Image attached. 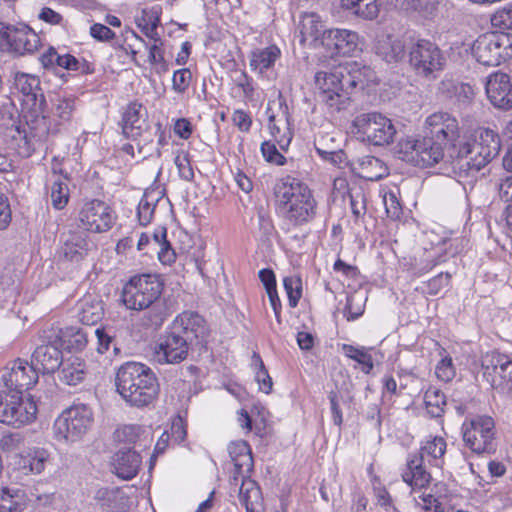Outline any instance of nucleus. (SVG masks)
<instances>
[{
    "mask_svg": "<svg viewBox=\"0 0 512 512\" xmlns=\"http://www.w3.org/2000/svg\"><path fill=\"white\" fill-rule=\"evenodd\" d=\"M207 336L205 319L197 312L184 311L159 337L153 358L159 364L181 363L187 358L190 348L206 344Z\"/></svg>",
    "mask_w": 512,
    "mask_h": 512,
    "instance_id": "obj_1",
    "label": "nucleus"
},
{
    "mask_svg": "<svg viewBox=\"0 0 512 512\" xmlns=\"http://www.w3.org/2000/svg\"><path fill=\"white\" fill-rule=\"evenodd\" d=\"M163 288L164 284L157 275H135L125 284L122 301L131 310L148 309L145 313V324L158 328L168 316L166 306L160 300Z\"/></svg>",
    "mask_w": 512,
    "mask_h": 512,
    "instance_id": "obj_2",
    "label": "nucleus"
},
{
    "mask_svg": "<svg viewBox=\"0 0 512 512\" xmlns=\"http://www.w3.org/2000/svg\"><path fill=\"white\" fill-rule=\"evenodd\" d=\"M117 392L131 406L147 407L159 394V383L152 369L140 362L122 364L115 376Z\"/></svg>",
    "mask_w": 512,
    "mask_h": 512,
    "instance_id": "obj_3",
    "label": "nucleus"
},
{
    "mask_svg": "<svg viewBox=\"0 0 512 512\" xmlns=\"http://www.w3.org/2000/svg\"><path fill=\"white\" fill-rule=\"evenodd\" d=\"M274 193L277 210L292 225L302 226L316 217L317 203L309 187L299 179L283 178Z\"/></svg>",
    "mask_w": 512,
    "mask_h": 512,
    "instance_id": "obj_4",
    "label": "nucleus"
},
{
    "mask_svg": "<svg viewBox=\"0 0 512 512\" xmlns=\"http://www.w3.org/2000/svg\"><path fill=\"white\" fill-rule=\"evenodd\" d=\"M446 447L444 438L427 437L421 444L419 455H414L407 460V468L402 473L403 481L413 490L425 488L430 482L431 475L426 471L424 464L441 467Z\"/></svg>",
    "mask_w": 512,
    "mask_h": 512,
    "instance_id": "obj_5",
    "label": "nucleus"
},
{
    "mask_svg": "<svg viewBox=\"0 0 512 512\" xmlns=\"http://www.w3.org/2000/svg\"><path fill=\"white\" fill-rule=\"evenodd\" d=\"M339 67L332 71H320L315 75V83L320 92L319 97L331 111H341L350 105L351 90L356 87L355 77L343 73Z\"/></svg>",
    "mask_w": 512,
    "mask_h": 512,
    "instance_id": "obj_6",
    "label": "nucleus"
},
{
    "mask_svg": "<svg viewBox=\"0 0 512 512\" xmlns=\"http://www.w3.org/2000/svg\"><path fill=\"white\" fill-rule=\"evenodd\" d=\"M409 64L419 77L435 79L446 65V58L440 48L427 39H417L409 48Z\"/></svg>",
    "mask_w": 512,
    "mask_h": 512,
    "instance_id": "obj_7",
    "label": "nucleus"
},
{
    "mask_svg": "<svg viewBox=\"0 0 512 512\" xmlns=\"http://www.w3.org/2000/svg\"><path fill=\"white\" fill-rule=\"evenodd\" d=\"M425 139L432 143L430 149L439 151V161L444 156L447 147L455 146L459 138V125L457 119L451 114L443 111L429 115L424 125Z\"/></svg>",
    "mask_w": 512,
    "mask_h": 512,
    "instance_id": "obj_8",
    "label": "nucleus"
},
{
    "mask_svg": "<svg viewBox=\"0 0 512 512\" xmlns=\"http://www.w3.org/2000/svg\"><path fill=\"white\" fill-rule=\"evenodd\" d=\"M353 125L363 141L375 146L389 145L396 135V128L391 119L377 112L358 115Z\"/></svg>",
    "mask_w": 512,
    "mask_h": 512,
    "instance_id": "obj_9",
    "label": "nucleus"
},
{
    "mask_svg": "<svg viewBox=\"0 0 512 512\" xmlns=\"http://www.w3.org/2000/svg\"><path fill=\"white\" fill-rule=\"evenodd\" d=\"M482 376L499 393L512 392V360L499 353L482 357Z\"/></svg>",
    "mask_w": 512,
    "mask_h": 512,
    "instance_id": "obj_10",
    "label": "nucleus"
},
{
    "mask_svg": "<svg viewBox=\"0 0 512 512\" xmlns=\"http://www.w3.org/2000/svg\"><path fill=\"white\" fill-rule=\"evenodd\" d=\"M79 220L85 230L91 232L108 231L116 220L113 209L101 200H92L83 205Z\"/></svg>",
    "mask_w": 512,
    "mask_h": 512,
    "instance_id": "obj_11",
    "label": "nucleus"
},
{
    "mask_svg": "<svg viewBox=\"0 0 512 512\" xmlns=\"http://www.w3.org/2000/svg\"><path fill=\"white\" fill-rule=\"evenodd\" d=\"M50 452L41 447L29 448L27 451L16 454L14 457L11 478L23 484V476L40 474L44 471L46 464L50 462Z\"/></svg>",
    "mask_w": 512,
    "mask_h": 512,
    "instance_id": "obj_12",
    "label": "nucleus"
},
{
    "mask_svg": "<svg viewBox=\"0 0 512 512\" xmlns=\"http://www.w3.org/2000/svg\"><path fill=\"white\" fill-rule=\"evenodd\" d=\"M230 496L237 493L238 500L246 512H260L263 508V497L258 484L246 474L230 477Z\"/></svg>",
    "mask_w": 512,
    "mask_h": 512,
    "instance_id": "obj_13",
    "label": "nucleus"
},
{
    "mask_svg": "<svg viewBox=\"0 0 512 512\" xmlns=\"http://www.w3.org/2000/svg\"><path fill=\"white\" fill-rule=\"evenodd\" d=\"M38 374L37 368L32 363L17 359L2 375V380L9 390L14 391L13 394H22L38 382Z\"/></svg>",
    "mask_w": 512,
    "mask_h": 512,
    "instance_id": "obj_14",
    "label": "nucleus"
},
{
    "mask_svg": "<svg viewBox=\"0 0 512 512\" xmlns=\"http://www.w3.org/2000/svg\"><path fill=\"white\" fill-rule=\"evenodd\" d=\"M432 143L430 140L407 138L400 141V152L404 154V158L413 162L417 166L428 167L439 162V151L437 148L431 150Z\"/></svg>",
    "mask_w": 512,
    "mask_h": 512,
    "instance_id": "obj_15",
    "label": "nucleus"
},
{
    "mask_svg": "<svg viewBox=\"0 0 512 512\" xmlns=\"http://www.w3.org/2000/svg\"><path fill=\"white\" fill-rule=\"evenodd\" d=\"M485 91L490 103L497 109H512V84L510 77L502 72H495L487 77Z\"/></svg>",
    "mask_w": 512,
    "mask_h": 512,
    "instance_id": "obj_16",
    "label": "nucleus"
},
{
    "mask_svg": "<svg viewBox=\"0 0 512 512\" xmlns=\"http://www.w3.org/2000/svg\"><path fill=\"white\" fill-rule=\"evenodd\" d=\"M321 46L331 56H351L358 49V35L346 29H328L323 35Z\"/></svg>",
    "mask_w": 512,
    "mask_h": 512,
    "instance_id": "obj_17",
    "label": "nucleus"
},
{
    "mask_svg": "<svg viewBox=\"0 0 512 512\" xmlns=\"http://www.w3.org/2000/svg\"><path fill=\"white\" fill-rule=\"evenodd\" d=\"M40 45V37L27 25H11L4 52L23 56L34 53Z\"/></svg>",
    "mask_w": 512,
    "mask_h": 512,
    "instance_id": "obj_18",
    "label": "nucleus"
},
{
    "mask_svg": "<svg viewBox=\"0 0 512 512\" xmlns=\"http://www.w3.org/2000/svg\"><path fill=\"white\" fill-rule=\"evenodd\" d=\"M41 412V403L31 395L0 394V416H37Z\"/></svg>",
    "mask_w": 512,
    "mask_h": 512,
    "instance_id": "obj_19",
    "label": "nucleus"
},
{
    "mask_svg": "<svg viewBox=\"0 0 512 512\" xmlns=\"http://www.w3.org/2000/svg\"><path fill=\"white\" fill-rule=\"evenodd\" d=\"M142 458L131 448L120 449L112 457V472L123 480L133 479L141 466Z\"/></svg>",
    "mask_w": 512,
    "mask_h": 512,
    "instance_id": "obj_20",
    "label": "nucleus"
},
{
    "mask_svg": "<svg viewBox=\"0 0 512 512\" xmlns=\"http://www.w3.org/2000/svg\"><path fill=\"white\" fill-rule=\"evenodd\" d=\"M270 110L271 109L269 107L266 110V113L268 114V128L270 134L279 145L280 149L287 150L292 140L287 106L283 108L282 105H280L281 112L279 114L270 113Z\"/></svg>",
    "mask_w": 512,
    "mask_h": 512,
    "instance_id": "obj_21",
    "label": "nucleus"
},
{
    "mask_svg": "<svg viewBox=\"0 0 512 512\" xmlns=\"http://www.w3.org/2000/svg\"><path fill=\"white\" fill-rule=\"evenodd\" d=\"M32 364L38 373H54L62 364V352L54 344L38 346L32 354Z\"/></svg>",
    "mask_w": 512,
    "mask_h": 512,
    "instance_id": "obj_22",
    "label": "nucleus"
},
{
    "mask_svg": "<svg viewBox=\"0 0 512 512\" xmlns=\"http://www.w3.org/2000/svg\"><path fill=\"white\" fill-rule=\"evenodd\" d=\"M89 250L88 235L85 231H70L60 249V256L66 261L78 263Z\"/></svg>",
    "mask_w": 512,
    "mask_h": 512,
    "instance_id": "obj_23",
    "label": "nucleus"
},
{
    "mask_svg": "<svg viewBox=\"0 0 512 512\" xmlns=\"http://www.w3.org/2000/svg\"><path fill=\"white\" fill-rule=\"evenodd\" d=\"M92 418H56L54 434L59 440L74 442L79 440L87 431Z\"/></svg>",
    "mask_w": 512,
    "mask_h": 512,
    "instance_id": "obj_24",
    "label": "nucleus"
},
{
    "mask_svg": "<svg viewBox=\"0 0 512 512\" xmlns=\"http://www.w3.org/2000/svg\"><path fill=\"white\" fill-rule=\"evenodd\" d=\"M14 87L23 96L31 100L34 106L38 105L42 109L46 105V100L40 87V80L37 76L17 72L14 75Z\"/></svg>",
    "mask_w": 512,
    "mask_h": 512,
    "instance_id": "obj_25",
    "label": "nucleus"
},
{
    "mask_svg": "<svg viewBox=\"0 0 512 512\" xmlns=\"http://www.w3.org/2000/svg\"><path fill=\"white\" fill-rule=\"evenodd\" d=\"M143 110L140 103L133 102L127 106L122 118V131L127 138L137 140L144 134L147 123L143 118Z\"/></svg>",
    "mask_w": 512,
    "mask_h": 512,
    "instance_id": "obj_26",
    "label": "nucleus"
},
{
    "mask_svg": "<svg viewBox=\"0 0 512 512\" xmlns=\"http://www.w3.org/2000/svg\"><path fill=\"white\" fill-rule=\"evenodd\" d=\"M228 453L233 463V475L249 474L253 469V457L246 441L231 442Z\"/></svg>",
    "mask_w": 512,
    "mask_h": 512,
    "instance_id": "obj_27",
    "label": "nucleus"
},
{
    "mask_svg": "<svg viewBox=\"0 0 512 512\" xmlns=\"http://www.w3.org/2000/svg\"><path fill=\"white\" fill-rule=\"evenodd\" d=\"M327 32L320 17L315 13H306L300 22L301 41L309 42V45L321 46L323 35Z\"/></svg>",
    "mask_w": 512,
    "mask_h": 512,
    "instance_id": "obj_28",
    "label": "nucleus"
},
{
    "mask_svg": "<svg viewBox=\"0 0 512 512\" xmlns=\"http://www.w3.org/2000/svg\"><path fill=\"white\" fill-rule=\"evenodd\" d=\"M376 54L388 63L398 62L405 57V43L403 40L391 35H385L377 40Z\"/></svg>",
    "mask_w": 512,
    "mask_h": 512,
    "instance_id": "obj_29",
    "label": "nucleus"
},
{
    "mask_svg": "<svg viewBox=\"0 0 512 512\" xmlns=\"http://www.w3.org/2000/svg\"><path fill=\"white\" fill-rule=\"evenodd\" d=\"M280 56L281 51L275 45L255 49L250 54V67L253 71L264 75L274 67Z\"/></svg>",
    "mask_w": 512,
    "mask_h": 512,
    "instance_id": "obj_30",
    "label": "nucleus"
},
{
    "mask_svg": "<svg viewBox=\"0 0 512 512\" xmlns=\"http://www.w3.org/2000/svg\"><path fill=\"white\" fill-rule=\"evenodd\" d=\"M77 316L79 321L85 325H96L99 321L102 320L104 316V307L102 301L91 295L85 296L79 302Z\"/></svg>",
    "mask_w": 512,
    "mask_h": 512,
    "instance_id": "obj_31",
    "label": "nucleus"
},
{
    "mask_svg": "<svg viewBox=\"0 0 512 512\" xmlns=\"http://www.w3.org/2000/svg\"><path fill=\"white\" fill-rule=\"evenodd\" d=\"M505 35L497 34L495 32H486L482 34V45L485 46L487 56L482 54V65L484 66H497L503 59L502 46Z\"/></svg>",
    "mask_w": 512,
    "mask_h": 512,
    "instance_id": "obj_32",
    "label": "nucleus"
},
{
    "mask_svg": "<svg viewBox=\"0 0 512 512\" xmlns=\"http://www.w3.org/2000/svg\"><path fill=\"white\" fill-rule=\"evenodd\" d=\"M59 379L61 382L75 386L82 382L86 374V366L82 359L78 357H70L60 365Z\"/></svg>",
    "mask_w": 512,
    "mask_h": 512,
    "instance_id": "obj_33",
    "label": "nucleus"
},
{
    "mask_svg": "<svg viewBox=\"0 0 512 512\" xmlns=\"http://www.w3.org/2000/svg\"><path fill=\"white\" fill-rule=\"evenodd\" d=\"M29 499L22 489L4 487L0 490V512H22Z\"/></svg>",
    "mask_w": 512,
    "mask_h": 512,
    "instance_id": "obj_34",
    "label": "nucleus"
},
{
    "mask_svg": "<svg viewBox=\"0 0 512 512\" xmlns=\"http://www.w3.org/2000/svg\"><path fill=\"white\" fill-rule=\"evenodd\" d=\"M160 12L161 9L154 6L150 9H143L141 15L136 17L138 27L150 40L160 41V36L157 33V27L160 24Z\"/></svg>",
    "mask_w": 512,
    "mask_h": 512,
    "instance_id": "obj_35",
    "label": "nucleus"
},
{
    "mask_svg": "<svg viewBox=\"0 0 512 512\" xmlns=\"http://www.w3.org/2000/svg\"><path fill=\"white\" fill-rule=\"evenodd\" d=\"M162 196L163 191L157 189H147L144 192L137 208L138 220L142 226H146L152 221L155 206Z\"/></svg>",
    "mask_w": 512,
    "mask_h": 512,
    "instance_id": "obj_36",
    "label": "nucleus"
},
{
    "mask_svg": "<svg viewBox=\"0 0 512 512\" xmlns=\"http://www.w3.org/2000/svg\"><path fill=\"white\" fill-rule=\"evenodd\" d=\"M359 166V176L369 180L377 181L387 175V167L379 158L366 155L357 160Z\"/></svg>",
    "mask_w": 512,
    "mask_h": 512,
    "instance_id": "obj_37",
    "label": "nucleus"
},
{
    "mask_svg": "<svg viewBox=\"0 0 512 512\" xmlns=\"http://www.w3.org/2000/svg\"><path fill=\"white\" fill-rule=\"evenodd\" d=\"M48 191L51 204L56 210H62L68 204L70 193L66 176L54 174L48 186Z\"/></svg>",
    "mask_w": 512,
    "mask_h": 512,
    "instance_id": "obj_38",
    "label": "nucleus"
},
{
    "mask_svg": "<svg viewBox=\"0 0 512 512\" xmlns=\"http://www.w3.org/2000/svg\"><path fill=\"white\" fill-rule=\"evenodd\" d=\"M342 8L351 10L355 15L366 20L378 17L381 4L378 0H340Z\"/></svg>",
    "mask_w": 512,
    "mask_h": 512,
    "instance_id": "obj_39",
    "label": "nucleus"
},
{
    "mask_svg": "<svg viewBox=\"0 0 512 512\" xmlns=\"http://www.w3.org/2000/svg\"><path fill=\"white\" fill-rule=\"evenodd\" d=\"M88 331L78 327H66L60 331L59 338L65 348L81 351L87 345Z\"/></svg>",
    "mask_w": 512,
    "mask_h": 512,
    "instance_id": "obj_40",
    "label": "nucleus"
},
{
    "mask_svg": "<svg viewBox=\"0 0 512 512\" xmlns=\"http://www.w3.org/2000/svg\"><path fill=\"white\" fill-rule=\"evenodd\" d=\"M341 351L346 357L359 363L363 373L369 374L373 370L374 364L372 356L368 353L365 347H355L350 344H343Z\"/></svg>",
    "mask_w": 512,
    "mask_h": 512,
    "instance_id": "obj_41",
    "label": "nucleus"
},
{
    "mask_svg": "<svg viewBox=\"0 0 512 512\" xmlns=\"http://www.w3.org/2000/svg\"><path fill=\"white\" fill-rule=\"evenodd\" d=\"M501 143L497 133L491 129L482 130V160L492 161L500 152Z\"/></svg>",
    "mask_w": 512,
    "mask_h": 512,
    "instance_id": "obj_42",
    "label": "nucleus"
},
{
    "mask_svg": "<svg viewBox=\"0 0 512 512\" xmlns=\"http://www.w3.org/2000/svg\"><path fill=\"white\" fill-rule=\"evenodd\" d=\"M480 418H471L462 425L463 441L472 453L480 454V443L477 441L478 425Z\"/></svg>",
    "mask_w": 512,
    "mask_h": 512,
    "instance_id": "obj_43",
    "label": "nucleus"
},
{
    "mask_svg": "<svg viewBox=\"0 0 512 512\" xmlns=\"http://www.w3.org/2000/svg\"><path fill=\"white\" fill-rule=\"evenodd\" d=\"M143 432L144 429L139 425H123L115 430L113 438L117 443L132 445L136 443Z\"/></svg>",
    "mask_w": 512,
    "mask_h": 512,
    "instance_id": "obj_44",
    "label": "nucleus"
},
{
    "mask_svg": "<svg viewBox=\"0 0 512 512\" xmlns=\"http://www.w3.org/2000/svg\"><path fill=\"white\" fill-rule=\"evenodd\" d=\"M420 490L421 489L419 488H416L415 490L411 488V494H413V499L417 506L426 511L445 512L444 507L438 498L434 497L430 493H420Z\"/></svg>",
    "mask_w": 512,
    "mask_h": 512,
    "instance_id": "obj_45",
    "label": "nucleus"
},
{
    "mask_svg": "<svg viewBox=\"0 0 512 512\" xmlns=\"http://www.w3.org/2000/svg\"><path fill=\"white\" fill-rule=\"evenodd\" d=\"M30 134L37 141H44L50 134H55L58 130L50 127V120L46 116L36 117L29 124Z\"/></svg>",
    "mask_w": 512,
    "mask_h": 512,
    "instance_id": "obj_46",
    "label": "nucleus"
},
{
    "mask_svg": "<svg viewBox=\"0 0 512 512\" xmlns=\"http://www.w3.org/2000/svg\"><path fill=\"white\" fill-rule=\"evenodd\" d=\"M283 286L288 297V304L290 307L295 308L302 296V283L298 277H285Z\"/></svg>",
    "mask_w": 512,
    "mask_h": 512,
    "instance_id": "obj_47",
    "label": "nucleus"
},
{
    "mask_svg": "<svg viewBox=\"0 0 512 512\" xmlns=\"http://www.w3.org/2000/svg\"><path fill=\"white\" fill-rule=\"evenodd\" d=\"M75 110V100L71 97L58 98L54 108V115L62 122H69Z\"/></svg>",
    "mask_w": 512,
    "mask_h": 512,
    "instance_id": "obj_48",
    "label": "nucleus"
},
{
    "mask_svg": "<svg viewBox=\"0 0 512 512\" xmlns=\"http://www.w3.org/2000/svg\"><path fill=\"white\" fill-rule=\"evenodd\" d=\"M192 81V73L188 68H181L174 71L172 76V89L175 93L184 94Z\"/></svg>",
    "mask_w": 512,
    "mask_h": 512,
    "instance_id": "obj_49",
    "label": "nucleus"
},
{
    "mask_svg": "<svg viewBox=\"0 0 512 512\" xmlns=\"http://www.w3.org/2000/svg\"><path fill=\"white\" fill-rule=\"evenodd\" d=\"M425 403L427 408L435 407L438 411H429L431 416H441L442 413H445L443 406L446 405V397L445 395L438 389H428L425 393Z\"/></svg>",
    "mask_w": 512,
    "mask_h": 512,
    "instance_id": "obj_50",
    "label": "nucleus"
},
{
    "mask_svg": "<svg viewBox=\"0 0 512 512\" xmlns=\"http://www.w3.org/2000/svg\"><path fill=\"white\" fill-rule=\"evenodd\" d=\"M240 426L246 434L263 437L267 433L266 418H239Z\"/></svg>",
    "mask_w": 512,
    "mask_h": 512,
    "instance_id": "obj_51",
    "label": "nucleus"
},
{
    "mask_svg": "<svg viewBox=\"0 0 512 512\" xmlns=\"http://www.w3.org/2000/svg\"><path fill=\"white\" fill-rule=\"evenodd\" d=\"M436 377L445 383L450 382L456 375V369L450 356H445L436 365Z\"/></svg>",
    "mask_w": 512,
    "mask_h": 512,
    "instance_id": "obj_52",
    "label": "nucleus"
},
{
    "mask_svg": "<svg viewBox=\"0 0 512 512\" xmlns=\"http://www.w3.org/2000/svg\"><path fill=\"white\" fill-rule=\"evenodd\" d=\"M492 420V418H487ZM494 426L492 421H482V453H494L497 449V443L494 438V432L492 427Z\"/></svg>",
    "mask_w": 512,
    "mask_h": 512,
    "instance_id": "obj_53",
    "label": "nucleus"
},
{
    "mask_svg": "<svg viewBox=\"0 0 512 512\" xmlns=\"http://www.w3.org/2000/svg\"><path fill=\"white\" fill-rule=\"evenodd\" d=\"M253 361L259 366L256 372L255 379L259 384V389L265 393H269L272 389V379L268 374V371L264 367V363L259 354L254 353Z\"/></svg>",
    "mask_w": 512,
    "mask_h": 512,
    "instance_id": "obj_54",
    "label": "nucleus"
},
{
    "mask_svg": "<svg viewBox=\"0 0 512 512\" xmlns=\"http://www.w3.org/2000/svg\"><path fill=\"white\" fill-rule=\"evenodd\" d=\"M161 241L160 246L157 248L158 259L163 264H172L175 261L176 254L170 243L167 241L166 228H161Z\"/></svg>",
    "mask_w": 512,
    "mask_h": 512,
    "instance_id": "obj_55",
    "label": "nucleus"
},
{
    "mask_svg": "<svg viewBox=\"0 0 512 512\" xmlns=\"http://www.w3.org/2000/svg\"><path fill=\"white\" fill-rule=\"evenodd\" d=\"M491 25L501 31L512 29V4L491 16Z\"/></svg>",
    "mask_w": 512,
    "mask_h": 512,
    "instance_id": "obj_56",
    "label": "nucleus"
},
{
    "mask_svg": "<svg viewBox=\"0 0 512 512\" xmlns=\"http://www.w3.org/2000/svg\"><path fill=\"white\" fill-rule=\"evenodd\" d=\"M468 169L460 172V178L462 179L460 182L463 185L464 190L467 192H472L477 184L478 173L480 171V164H473L470 166V163L467 162Z\"/></svg>",
    "mask_w": 512,
    "mask_h": 512,
    "instance_id": "obj_57",
    "label": "nucleus"
},
{
    "mask_svg": "<svg viewBox=\"0 0 512 512\" xmlns=\"http://www.w3.org/2000/svg\"><path fill=\"white\" fill-rule=\"evenodd\" d=\"M261 152L267 162L276 164L278 166L285 164V157L278 151L275 144L270 141H264L261 144Z\"/></svg>",
    "mask_w": 512,
    "mask_h": 512,
    "instance_id": "obj_58",
    "label": "nucleus"
},
{
    "mask_svg": "<svg viewBox=\"0 0 512 512\" xmlns=\"http://www.w3.org/2000/svg\"><path fill=\"white\" fill-rule=\"evenodd\" d=\"M187 423L186 418H173L170 427V439L176 443H182L187 435Z\"/></svg>",
    "mask_w": 512,
    "mask_h": 512,
    "instance_id": "obj_59",
    "label": "nucleus"
},
{
    "mask_svg": "<svg viewBox=\"0 0 512 512\" xmlns=\"http://www.w3.org/2000/svg\"><path fill=\"white\" fill-rule=\"evenodd\" d=\"M23 438V434L19 431L5 433L1 439L0 446L5 451L13 452L20 448Z\"/></svg>",
    "mask_w": 512,
    "mask_h": 512,
    "instance_id": "obj_60",
    "label": "nucleus"
},
{
    "mask_svg": "<svg viewBox=\"0 0 512 512\" xmlns=\"http://www.w3.org/2000/svg\"><path fill=\"white\" fill-rule=\"evenodd\" d=\"M175 165L177 166L179 176L185 181H192L194 178V171L190 164L188 154L178 155L175 158Z\"/></svg>",
    "mask_w": 512,
    "mask_h": 512,
    "instance_id": "obj_61",
    "label": "nucleus"
},
{
    "mask_svg": "<svg viewBox=\"0 0 512 512\" xmlns=\"http://www.w3.org/2000/svg\"><path fill=\"white\" fill-rule=\"evenodd\" d=\"M451 275L449 273H439L437 276L430 279L427 284V292L430 295L438 294L444 287L449 284Z\"/></svg>",
    "mask_w": 512,
    "mask_h": 512,
    "instance_id": "obj_62",
    "label": "nucleus"
},
{
    "mask_svg": "<svg viewBox=\"0 0 512 512\" xmlns=\"http://www.w3.org/2000/svg\"><path fill=\"white\" fill-rule=\"evenodd\" d=\"M65 414L70 416H91L93 411L89 404L82 402L80 399H76L70 406L63 410L60 416H64Z\"/></svg>",
    "mask_w": 512,
    "mask_h": 512,
    "instance_id": "obj_63",
    "label": "nucleus"
},
{
    "mask_svg": "<svg viewBox=\"0 0 512 512\" xmlns=\"http://www.w3.org/2000/svg\"><path fill=\"white\" fill-rule=\"evenodd\" d=\"M321 143L315 141V149L318 155L327 161H330L334 165H339L342 163L344 158V153L342 150H326L321 147Z\"/></svg>",
    "mask_w": 512,
    "mask_h": 512,
    "instance_id": "obj_64",
    "label": "nucleus"
}]
</instances>
